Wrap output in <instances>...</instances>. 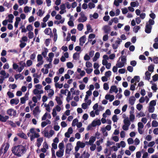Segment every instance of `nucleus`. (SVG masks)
<instances>
[{"mask_svg": "<svg viewBox=\"0 0 158 158\" xmlns=\"http://www.w3.org/2000/svg\"><path fill=\"white\" fill-rule=\"evenodd\" d=\"M48 49L45 48H44V51H43L42 53V54L43 56L45 58L47 56V53L48 52Z\"/></svg>", "mask_w": 158, "mask_h": 158, "instance_id": "obj_32", "label": "nucleus"}, {"mask_svg": "<svg viewBox=\"0 0 158 158\" xmlns=\"http://www.w3.org/2000/svg\"><path fill=\"white\" fill-rule=\"evenodd\" d=\"M8 17L9 18L7 20L9 22L12 23L13 22V19L14 18V16L12 14H10L8 15Z\"/></svg>", "mask_w": 158, "mask_h": 158, "instance_id": "obj_27", "label": "nucleus"}, {"mask_svg": "<svg viewBox=\"0 0 158 158\" xmlns=\"http://www.w3.org/2000/svg\"><path fill=\"white\" fill-rule=\"evenodd\" d=\"M43 59V57L41 54H38L37 56V61H40L42 60Z\"/></svg>", "mask_w": 158, "mask_h": 158, "instance_id": "obj_64", "label": "nucleus"}, {"mask_svg": "<svg viewBox=\"0 0 158 158\" xmlns=\"http://www.w3.org/2000/svg\"><path fill=\"white\" fill-rule=\"evenodd\" d=\"M105 98L106 100H109V101L111 102L114 100V96L112 95L107 94L106 95Z\"/></svg>", "mask_w": 158, "mask_h": 158, "instance_id": "obj_9", "label": "nucleus"}, {"mask_svg": "<svg viewBox=\"0 0 158 158\" xmlns=\"http://www.w3.org/2000/svg\"><path fill=\"white\" fill-rule=\"evenodd\" d=\"M34 37V33L32 31L29 32L28 33V37L30 39H31Z\"/></svg>", "mask_w": 158, "mask_h": 158, "instance_id": "obj_40", "label": "nucleus"}, {"mask_svg": "<svg viewBox=\"0 0 158 158\" xmlns=\"http://www.w3.org/2000/svg\"><path fill=\"white\" fill-rule=\"evenodd\" d=\"M118 90L117 88V87L115 85L112 86L110 90V93H112V92H114L115 93H117Z\"/></svg>", "mask_w": 158, "mask_h": 158, "instance_id": "obj_10", "label": "nucleus"}, {"mask_svg": "<svg viewBox=\"0 0 158 158\" xmlns=\"http://www.w3.org/2000/svg\"><path fill=\"white\" fill-rule=\"evenodd\" d=\"M103 88L105 90H107L109 89V85L107 83H104L103 85Z\"/></svg>", "mask_w": 158, "mask_h": 158, "instance_id": "obj_56", "label": "nucleus"}, {"mask_svg": "<svg viewBox=\"0 0 158 158\" xmlns=\"http://www.w3.org/2000/svg\"><path fill=\"white\" fill-rule=\"evenodd\" d=\"M51 122L48 119H47L45 121L43 122L41 124L42 127H44L48 124H50Z\"/></svg>", "mask_w": 158, "mask_h": 158, "instance_id": "obj_15", "label": "nucleus"}, {"mask_svg": "<svg viewBox=\"0 0 158 158\" xmlns=\"http://www.w3.org/2000/svg\"><path fill=\"white\" fill-rule=\"evenodd\" d=\"M79 57V53L76 52L74 53L73 56V59L75 60H77Z\"/></svg>", "mask_w": 158, "mask_h": 158, "instance_id": "obj_30", "label": "nucleus"}, {"mask_svg": "<svg viewBox=\"0 0 158 158\" xmlns=\"http://www.w3.org/2000/svg\"><path fill=\"white\" fill-rule=\"evenodd\" d=\"M27 64L28 67L31 66L32 64V61L31 60H28L27 61Z\"/></svg>", "mask_w": 158, "mask_h": 158, "instance_id": "obj_60", "label": "nucleus"}, {"mask_svg": "<svg viewBox=\"0 0 158 158\" xmlns=\"http://www.w3.org/2000/svg\"><path fill=\"white\" fill-rule=\"evenodd\" d=\"M9 144L8 143H6V145L5 146L4 149V145H2V146L0 148V156H1L2 155H3L4 154L7 152L9 148Z\"/></svg>", "mask_w": 158, "mask_h": 158, "instance_id": "obj_3", "label": "nucleus"}, {"mask_svg": "<svg viewBox=\"0 0 158 158\" xmlns=\"http://www.w3.org/2000/svg\"><path fill=\"white\" fill-rule=\"evenodd\" d=\"M130 91L129 90L126 89L124 91V94L125 96H128L130 95Z\"/></svg>", "mask_w": 158, "mask_h": 158, "instance_id": "obj_54", "label": "nucleus"}, {"mask_svg": "<svg viewBox=\"0 0 158 158\" xmlns=\"http://www.w3.org/2000/svg\"><path fill=\"white\" fill-rule=\"evenodd\" d=\"M87 30L90 32L93 31V29H92L90 25L89 24L87 26Z\"/></svg>", "mask_w": 158, "mask_h": 158, "instance_id": "obj_59", "label": "nucleus"}, {"mask_svg": "<svg viewBox=\"0 0 158 158\" xmlns=\"http://www.w3.org/2000/svg\"><path fill=\"white\" fill-rule=\"evenodd\" d=\"M80 15L81 16V17H83V18H85L83 20L84 21H86L87 20V18L85 16L84 12H81L80 13Z\"/></svg>", "mask_w": 158, "mask_h": 158, "instance_id": "obj_34", "label": "nucleus"}, {"mask_svg": "<svg viewBox=\"0 0 158 158\" xmlns=\"http://www.w3.org/2000/svg\"><path fill=\"white\" fill-rule=\"evenodd\" d=\"M100 54L99 52L96 53L94 57L93 60V61H96L100 57Z\"/></svg>", "mask_w": 158, "mask_h": 158, "instance_id": "obj_20", "label": "nucleus"}, {"mask_svg": "<svg viewBox=\"0 0 158 158\" xmlns=\"http://www.w3.org/2000/svg\"><path fill=\"white\" fill-rule=\"evenodd\" d=\"M26 29L29 31V32L33 30L32 26L31 24H29L27 26Z\"/></svg>", "mask_w": 158, "mask_h": 158, "instance_id": "obj_42", "label": "nucleus"}, {"mask_svg": "<svg viewBox=\"0 0 158 158\" xmlns=\"http://www.w3.org/2000/svg\"><path fill=\"white\" fill-rule=\"evenodd\" d=\"M140 28V27L139 26H135L133 27V31L135 33H137Z\"/></svg>", "mask_w": 158, "mask_h": 158, "instance_id": "obj_38", "label": "nucleus"}, {"mask_svg": "<svg viewBox=\"0 0 158 158\" xmlns=\"http://www.w3.org/2000/svg\"><path fill=\"white\" fill-rule=\"evenodd\" d=\"M154 67L152 64L150 65L148 67V70L151 72H152L154 71Z\"/></svg>", "mask_w": 158, "mask_h": 158, "instance_id": "obj_31", "label": "nucleus"}, {"mask_svg": "<svg viewBox=\"0 0 158 158\" xmlns=\"http://www.w3.org/2000/svg\"><path fill=\"white\" fill-rule=\"evenodd\" d=\"M86 40V36L84 35L81 37L79 39L80 43L79 44H81V42H82V44H84Z\"/></svg>", "mask_w": 158, "mask_h": 158, "instance_id": "obj_24", "label": "nucleus"}, {"mask_svg": "<svg viewBox=\"0 0 158 158\" xmlns=\"http://www.w3.org/2000/svg\"><path fill=\"white\" fill-rule=\"evenodd\" d=\"M121 57L122 62L125 64L127 60L126 56H121Z\"/></svg>", "mask_w": 158, "mask_h": 158, "instance_id": "obj_53", "label": "nucleus"}, {"mask_svg": "<svg viewBox=\"0 0 158 158\" xmlns=\"http://www.w3.org/2000/svg\"><path fill=\"white\" fill-rule=\"evenodd\" d=\"M20 42L21 43L19 44V46L21 48H24L26 45V44L25 42H22V41L20 40Z\"/></svg>", "mask_w": 158, "mask_h": 158, "instance_id": "obj_45", "label": "nucleus"}, {"mask_svg": "<svg viewBox=\"0 0 158 158\" xmlns=\"http://www.w3.org/2000/svg\"><path fill=\"white\" fill-rule=\"evenodd\" d=\"M44 33L47 35H49V32H51V29L50 28H47L44 31Z\"/></svg>", "mask_w": 158, "mask_h": 158, "instance_id": "obj_29", "label": "nucleus"}, {"mask_svg": "<svg viewBox=\"0 0 158 158\" xmlns=\"http://www.w3.org/2000/svg\"><path fill=\"white\" fill-rule=\"evenodd\" d=\"M7 123L8 124L10 125L12 127H16L15 123L11 121H8Z\"/></svg>", "mask_w": 158, "mask_h": 158, "instance_id": "obj_36", "label": "nucleus"}, {"mask_svg": "<svg viewBox=\"0 0 158 158\" xmlns=\"http://www.w3.org/2000/svg\"><path fill=\"white\" fill-rule=\"evenodd\" d=\"M152 27L150 25H148V23H146L145 31L146 33L149 34L151 33Z\"/></svg>", "mask_w": 158, "mask_h": 158, "instance_id": "obj_7", "label": "nucleus"}, {"mask_svg": "<svg viewBox=\"0 0 158 158\" xmlns=\"http://www.w3.org/2000/svg\"><path fill=\"white\" fill-rule=\"evenodd\" d=\"M95 137L92 136L90 138L88 142H86V144L87 145L89 144L90 145H92L94 142L95 141Z\"/></svg>", "mask_w": 158, "mask_h": 158, "instance_id": "obj_8", "label": "nucleus"}, {"mask_svg": "<svg viewBox=\"0 0 158 158\" xmlns=\"http://www.w3.org/2000/svg\"><path fill=\"white\" fill-rule=\"evenodd\" d=\"M8 118L9 116H5L4 117L2 115L1 117L0 121L2 122H5Z\"/></svg>", "mask_w": 158, "mask_h": 158, "instance_id": "obj_26", "label": "nucleus"}, {"mask_svg": "<svg viewBox=\"0 0 158 158\" xmlns=\"http://www.w3.org/2000/svg\"><path fill=\"white\" fill-rule=\"evenodd\" d=\"M11 151L15 155L19 157L23 156L26 153L27 150L25 147L20 145L13 147Z\"/></svg>", "mask_w": 158, "mask_h": 158, "instance_id": "obj_1", "label": "nucleus"}, {"mask_svg": "<svg viewBox=\"0 0 158 158\" xmlns=\"http://www.w3.org/2000/svg\"><path fill=\"white\" fill-rule=\"evenodd\" d=\"M50 40L51 39H46L45 40L44 43L46 46L47 47L49 45Z\"/></svg>", "mask_w": 158, "mask_h": 158, "instance_id": "obj_58", "label": "nucleus"}, {"mask_svg": "<svg viewBox=\"0 0 158 158\" xmlns=\"http://www.w3.org/2000/svg\"><path fill=\"white\" fill-rule=\"evenodd\" d=\"M125 64L123 62H118V61L116 66L119 68H122L124 66Z\"/></svg>", "mask_w": 158, "mask_h": 158, "instance_id": "obj_23", "label": "nucleus"}, {"mask_svg": "<svg viewBox=\"0 0 158 158\" xmlns=\"http://www.w3.org/2000/svg\"><path fill=\"white\" fill-rule=\"evenodd\" d=\"M78 122V120L77 118H75L73 120L72 123V126L73 127L77 125Z\"/></svg>", "mask_w": 158, "mask_h": 158, "instance_id": "obj_39", "label": "nucleus"}, {"mask_svg": "<svg viewBox=\"0 0 158 158\" xmlns=\"http://www.w3.org/2000/svg\"><path fill=\"white\" fill-rule=\"evenodd\" d=\"M39 108L38 106H36L33 111V114L35 116L37 115V113L39 111Z\"/></svg>", "mask_w": 158, "mask_h": 158, "instance_id": "obj_25", "label": "nucleus"}, {"mask_svg": "<svg viewBox=\"0 0 158 158\" xmlns=\"http://www.w3.org/2000/svg\"><path fill=\"white\" fill-rule=\"evenodd\" d=\"M10 102L11 104H15V105H17L19 102V100L18 99H12L10 100Z\"/></svg>", "mask_w": 158, "mask_h": 158, "instance_id": "obj_17", "label": "nucleus"}, {"mask_svg": "<svg viewBox=\"0 0 158 158\" xmlns=\"http://www.w3.org/2000/svg\"><path fill=\"white\" fill-rule=\"evenodd\" d=\"M88 6L89 8L92 9L93 8H94L95 7V4L92 2H89L88 4Z\"/></svg>", "mask_w": 158, "mask_h": 158, "instance_id": "obj_51", "label": "nucleus"}, {"mask_svg": "<svg viewBox=\"0 0 158 158\" xmlns=\"http://www.w3.org/2000/svg\"><path fill=\"white\" fill-rule=\"evenodd\" d=\"M103 30L105 33L108 34L110 31V27L108 25H105L103 27Z\"/></svg>", "mask_w": 158, "mask_h": 158, "instance_id": "obj_13", "label": "nucleus"}, {"mask_svg": "<svg viewBox=\"0 0 158 158\" xmlns=\"http://www.w3.org/2000/svg\"><path fill=\"white\" fill-rule=\"evenodd\" d=\"M50 16L49 14H47L46 16L43 18V21L44 23L46 22L48 20Z\"/></svg>", "mask_w": 158, "mask_h": 158, "instance_id": "obj_48", "label": "nucleus"}, {"mask_svg": "<svg viewBox=\"0 0 158 158\" xmlns=\"http://www.w3.org/2000/svg\"><path fill=\"white\" fill-rule=\"evenodd\" d=\"M67 66L68 68L71 69L73 67V65L71 62H68L67 63Z\"/></svg>", "mask_w": 158, "mask_h": 158, "instance_id": "obj_44", "label": "nucleus"}, {"mask_svg": "<svg viewBox=\"0 0 158 158\" xmlns=\"http://www.w3.org/2000/svg\"><path fill=\"white\" fill-rule=\"evenodd\" d=\"M135 100L136 99L134 96H131L129 98V103L131 105H133L134 104Z\"/></svg>", "mask_w": 158, "mask_h": 158, "instance_id": "obj_12", "label": "nucleus"}, {"mask_svg": "<svg viewBox=\"0 0 158 158\" xmlns=\"http://www.w3.org/2000/svg\"><path fill=\"white\" fill-rule=\"evenodd\" d=\"M27 94V93L25 96L24 97H22L20 98V103L23 104L25 103V101H26V98H27V99H28V97L27 96H26V95Z\"/></svg>", "mask_w": 158, "mask_h": 158, "instance_id": "obj_21", "label": "nucleus"}, {"mask_svg": "<svg viewBox=\"0 0 158 158\" xmlns=\"http://www.w3.org/2000/svg\"><path fill=\"white\" fill-rule=\"evenodd\" d=\"M127 141L129 144H132L134 143L133 139L131 138H128L127 140Z\"/></svg>", "mask_w": 158, "mask_h": 158, "instance_id": "obj_55", "label": "nucleus"}, {"mask_svg": "<svg viewBox=\"0 0 158 158\" xmlns=\"http://www.w3.org/2000/svg\"><path fill=\"white\" fill-rule=\"evenodd\" d=\"M7 95L10 98H13L14 96V94L10 91L7 92Z\"/></svg>", "mask_w": 158, "mask_h": 158, "instance_id": "obj_50", "label": "nucleus"}, {"mask_svg": "<svg viewBox=\"0 0 158 158\" xmlns=\"http://www.w3.org/2000/svg\"><path fill=\"white\" fill-rule=\"evenodd\" d=\"M34 129H30L29 132L27 133V136L30 137V140L31 141H33L34 138H38L40 136L39 134L36 133Z\"/></svg>", "mask_w": 158, "mask_h": 158, "instance_id": "obj_2", "label": "nucleus"}, {"mask_svg": "<svg viewBox=\"0 0 158 158\" xmlns=\"http://www.w3.org/2000/svg\"><path fill=\"white\" fill-rule=\"evenodd\" d=\"M7 113L10 116L16 117V111L12 108H10L7 110Z\"/></svg>", "mask_w": 158, "mask_h": 158, "instance_id": "obj_5", "label": "nucleus"}, {"mask_svg": "<svg viewBox=\"0 0 158 158\" xmlns=\"http://www.w3.org/2000/svg\"><path fill=\"white\" fill-rule=\"evenodd\" d=\"M84 158H89L90 156V154L88 152L86 153L85 151H84L82 154Z\"/></svg>", "mask_w": 158, "mask_h": 158, "instance_id": "obj_35", "label": "nucleus"}, {"mask_svg": "<svg viewBox=\"0 0 158 158\" xmlns=\"http://www.w3.org/2000/svg\"><path fill=\"white\" fill-rule=\"evenodd\" d=\"M73 146L71 145V144L70 143H68L67 144L66 148L69 149L70 150V151H71L72 150Z\"/></svg>", "mask_w": 158, "mask_h": 158, "instance_id": "obj_47", "label": "nucleus"}, {"mask_svg": "<svg viewBox=\"0 0 158 158\" xmlns=\"http://www.w3.org/2000/svg\"><path fill=\"white\" fill-rule=\"evenodd\" d=\"M158 126V122L156 121L153 120L152 122V127H156Z\"/></svg>", "mask_w": 158, "mask_h": 158, "instance_id": "obj_43", "label": "nucleus"}, {"mask_svg": "<svg viewBox=\"0 0 158 158\" xmlns=\"http://www.w3.org/2000/svg\"><path fill=\"white\" fill-rule=\"evenodd\" d=\"M111 129H101L103 133V135L106 136L108 135L107 132L106 131V130L110 131Z\"/></svg>", "mask_w": 158, "mask_h": 158, "instance_id": "obj_28", "label": "nucleus"}, {"mask_svg": "<svg viewBox=\"0 0 158 158\" xmlns=\"http://www.w3.org/2000/svg\"><path fill=\"white\" fill-rule=\"evenodd\" d=\"M105 76L107 77H109L111 75V71L109 70L106 72L105 73Z\"/></svg>", "mask_w": 158, "mask_h": 158, "instance_id": "obj_41", "label": "nucleus"}, {"mask_svg": "<svg viewBox=\"0 0 158 158\" xmlns=\"http://www.w3.org/2000/svg\"><path fill=\"white\" fill-rule=\"evenodd\" d=\"M120 103V102L119 100H115L114 101L113 103V104L114 106H117Z\"/></svg>", "mask_w": 158, "mask_h": 158, "instance_id": "obj_63", "label": "nucleus"}, {"mask_svg": "<svg viewBox=\"0 0 158 158\" xmlns=\"http://www.w3.org/2000/svg\"><path fill=\"white\" fill-rule=\"evenodd\" d=\"M77 145L81 148H83L85 146V143L81 142L80 141H78L77 142Z\"/></svg>", "mask_w": 158, "mask_h": 158, "instance_id": "obj_18", "label": "nucleus"}, {"mask_svg": "<svg viewBox=\"0 0 158 158\" xmlns=\"http://www.w3.org/2000/svg\"><path fill=\"white\" fill-rule=\"evenodd\" d=\"M101 124V122L100 119L94 120L92 122L91 124L88 126L87 128H91L92 127H94L96 126H99Z\"/></svg>", "mask_w": 158, "mask_h": 158, "instance_id": "obj_4", "label": "nucleus"}, {"mask_svg": "<svg viewBox=\"0 0 158 158\" xmlns=\"http://www.w3.org/2000/svg\"><path fill=\"white\" fill-rule=\"evenodd\" d=\"M118 119L117 118V116L115 114L112 117V120L114 122H117Z\"/></svg>", "mask_w": 158, "mask_h": 158, "instance_id": "obj_57", "label": "nucleus"}, {"mask_svg": "<svg viewBox=\"0 0 158 158\" xmlns=\"http://www.w3.org/2000/svg\"><path fill=\"white\" fill-rule=\"evenodd\" d=\"M64 150H59L56 152V155L58 157H62L64 154Z\"/></svg>", "mask_w": 158, "mask_h": 158, "instance_id": "obj_14", "label": "nucleus"}, {"mask_svg": "<svg viewBox=\"0 0 158 158\" xmlns=\"http://www.w3.org/2000/svg\"><path fill=\"white\" fill-rule=\"evenodd\" d=\"M124 125L123 126L122 128H128L130 124V122L128 119H125L124 120Z\"/></svg>", "mask_w": 158, "mask_h": 158, "instance_id": "obj_6", "label": "nucleus"}, {"mask_svg": "<svg viewBox=\"0 0 158 158\" xmlns=\"http://www.w3.org/2000/svg\"><path fill=\"white\" fill-rule=\"evenodd\" d=\"M145 79L149 81L150 78L151 73L148 71H147L145 73Z\"/></svg>", "mask_w": 158, "mask_h": 158, "instance_id": "obj_19", "label": "nucleus"}, {"mask_svg": "<svg viewBox=\"0 0 158 158\" xmlns=\"http://www.w3.org/2000/svg\"><path fill=\"white\" fill-rule=\"evenodd\" d=\"M55 100L56 101L57 104L59 105H61L62 104V102L60 99V98L58 96L56 97Z\"/></svg>", "mask_w": 158, "mask_h": 158, "instance_id": "obj_16", "label": "nucleus"}, {"mask_svg": "<svg viewBox=\"0 0 158 158\" xmlns=\"http://www.w3.org/2000/svg\"><path fill=\"white\" fill-rule=\"evenodd\" d=\"M83 25L82 23H79L78 24L77 27V28L79 31H81L83 29Z\"/></svg>", "mask_w": 158, "mask_h": 158, "instance_id": "obj_33", "label": "nucleus"}, {"mask_svg": "<svg viewBox=\"0 0 158 158\" xmlns=\"http://www.w3.org/2000/svg\"><path fill=\"white\" fill-rule=\"evenodd\" d=\"M152 84L153 85L151 87V88L152 89L155 91H156L157 89L156 85L154 83Z\"/></svg>", "mask_w": 158, "mask_h": 158, "instance_id": "obj_62", "label": "nucleus"}, {"mask_svg": "<svg viewBox=\"0 0 158 158\" xmlns=\"http://www.w3.org/2000/svg\"><path fill=\"white\" fill-rule=\"evenodd\" d=\"M55 86L56 88H59V89L61 88L63 86V84H59L58 83H56L55 84Z\"/></svg>", "mask_w": 158, "mask_h": 158, "instance_id": "obj_46", "label": "nucleus"}, {"mask_svg": "<svg viewBox=\"0 0 158 158\" xmlns=\"http://www.w3.org/2000/svg\"><path fill=\"white\" fill-rule=\"evenodd\" d=\"M152 77L153 81H156L158 79V75L157 74H156L153 76Z\"/></svg>", "mask_w": 158, "mask_h": 158, "instance_id": "obj_52", "label": "nucleus"}, {"mask_svg": "<svg viewBox=\"0 0 158 158\" xmlns=\"http://www.w3.org/2000/svg\"><path fill=\"white\" fill-rule=\"evenodd\" d=\"M155 110V108L153 106H149L148 108V111L150 113H153Z\"/></svg>", "mask_w": 158, "mask_h": 158, "instance_id": "obj_37", "label": "nucleus"}, {"mask_svg": "<svg viewBox=\"0 0 158 158\" xmlns=\"http://www.w3.org/2000/svg\"><path fill=\"white\" fill-rule=\"evenodd\" d=\"M17 135L18 136L22 138L25 139H27V138L26 135L23 132L18 133H17Z\"/></svg>", "mask_w": 158, "mask_h": 158, "instance_id": "obj_11", "label": "nucleus"}, {"mask_svg": "<svg viewBox=\"0 0 158 158\" xmlns=\"http://www.w3.org/2000/svg\"><path fill=\"white\" fill-rule=\"evenodd\" d=\"M58 147L60 149L59 150H64L63 149L64 148V144L63 142L60 143L58 145Z\"/></svg>", "mask_w": 158, "mask_h": 158, "instance_id": "obj_49", "label": "nucleus"}, {"mask_svg": "<svg viewBox=\"0 0 158 158\" xmlns=\"http://www.w3.org/2000/svg\"><path fill=\"white\" fill-rule=\"evenodd\" d=\"M156 101L154 100L151 101L150 103V106H154L156 105Z\"/></svg>", "mask_w": 158, "mask_h": 158, "instance_id": "obj_61", "label": "nucleus"}, {"mask_svg": "<svg viewBox=\"0 0 158 158\" xmlns=\"http://www.w3.org/2000/svg\"><path fill=\"white\" fill-rule=\"evenodd\" d=\"M15 78L16 80H17L19 78H20V79L23 80L24 78V77L21 75V74H15Z\"/></svg>", "mask_w": 158, "mask_h": 158, "instance_id": "obj_22", "label": "nucleus"}]
</instances>
